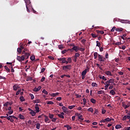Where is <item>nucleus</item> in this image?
<instances>
[{
	"label": "nucleus",
	"mask_w": 130,
	"mask_h": 130,
	"mask_svg": "<svg viewBox=\"0 0 130 130\" xmlns=\"http://www.w3.org/2000/svg\"><path fill=\"white\" fill-rule=\"evenodd\" d=\"M62 70L65 73H68L69 71L72 70V65H67L62 67Z\"/></svg>",
	"instance_id": "f257e3e1"
},
{
	"label": "nucleus",
	"mask_w": 130,
	"mask_h": 130,
	"mask_svg": "<svg viewBox=\"0 0 130 130\" xmlns=\"http://www.w3.org/2000/svg\"><path fill=\"white\" fill-rule=\"evenodd\" d=\"M24 44L20 43V48H17V52L19 54L22 53V49H24Z\"/></svg>",
	"instance_id": "f03ea898"
},
{
	"label": "nucleus",
	"mask_w": 130,
	"mask_h": 130,
	"mask_svg": "<svg viewBox=\"0 0 130 130\" xmlns=\"http://www.w3.org/2000/svg\"><path fill=\"white\" fill-rule=\"evenodd\" d=\"M98 60L99 61H100V62H104V61H105V59H106L105 57H103L102 55L100 54H98Z\"/></svg>",
	"instance_id": "7ed1b4c3"
},
{
	"label": "nucleus",
	"mask_w": 130,
	"mask_h": 130,
	"mask_svg": "<svg viewBox=\"0 0 130 130\" xmlns=\"http://www.w3.org/2000/svg\"><path fill=\"white\" fill-rule=\"evenodd\" d=\"M57 60H59V61H61L62 63H66V64H68V61L66 57L57 58Z\"/></svg>",
	"instance_id": "20e7f679"
},
{
	"label": "nucleus",
	"mask_w": 130,
	"mask_h": 130,
	"mask_svg": "<svg viewBox=\"0 0 130 130\" xmlns=\"http://www.w3.org/2000/svg\"><path fill=\"white\" fill-rule=\"evenodd\" d=\"M130 106V102H127L126 104L122 103V107L124 109H126L127 108H128Z\"/></svg>",
	"instance_id": "39448f33"
},
{
	"label": "nucleus",
	"mask_w": 130,
	"mask_h": 130,
	"mask_svg": "<svg viewBox=\"0 0 130 130\" xmlns=\"http://www.w3.org/2000/svg\"><path fill=\"white\" fill-rule=\"evenodd\" d=\"M22 54H23V55H22V56L24 57V58L25 59H28V58H29V56H30V53H22Z\"/></svg>",
	"instance_id": "423d86ee"
},
{
	"label": "nucleus",
	"mask_w": 130,
	"mask_h": 130,
	"mask_svg": "<svg viewBox=\"0 0 130 130\" xmlns=\"http://www.w3.org/2000/svg\"><path fill=\"white\" fill-rule=\"evenodd\" d=\"M68 50H70V51H71V52L74 51V50L75 51L77 52L78 50H79V48L78 47V46H75L72 48V49H69Z\"/></svg>",
	"instance_id": "0eeeda50"
},
{
	"label": "nucleus",
	"mask_w": 130,
	"mask_h": 130,
	"mask_svg": "<svg viewBox=\"0 0 130 130\" xmlns=\"http://www.w3.org/2000/svg\"><path fill=\"white\" fill-rule=\"evenodd\" d=\"M120 22L123 24H130V21L128 20L120 19Z\"/></svg>",
	"instance_id": "6e6552de"
},
{
	"label": "nucleus",
	"mask_w": 130,
	"mask_h": 130,
	"mask_svg": "<svg viewBox=\"0 0 130 130\" xmlns=\"http://www.w3.org/2000/svg\"><path fill=\"white\" fill-rule=\"evenodd\" d=\"M17 60H18V61H23V60H24V56H17Z\"/></svg>",
	"instance_id": "1a4fd4ad"
},
{
	"label": "nucleus",
	"mask_w": 130,
	"mask_h": 130,
	"mask_svg": "<svg viewBox=\"0 0 130 130\" xmlns=\"http://www.w3.org/2000/svg\"><path fill=\"white\" fill-rule=\"evenodd\" d=\"M64 115V113L61 112L60 114H57V115L60 118H64V116H63Z\"/></svg>",
	"instance_id": "9d476101"
},
{
	"label": "nucleus",
	"mask_w": 130,
	"mask_h": 130,
	"mask_svg": "<svg viewBox=\"0 0 130 130\" xmlns=\"http://www.w3.org/2000/svg\"><path fill=\"white\" fill-rule=\"evenodd\" d=\"M41 88H42L41 86H39L38 88H34L33 90L34 91V92H38L39 91H40V90H41Z\"/></svg>",
	"instance_id": "9b49d317"
},
{
	"label": "nucleus",
	"mask_w": 130,
	"mask_h": 130,
	"mask_svg": "<svg viewBox=\"0 0 130 130\" xmlns=\"http://www.w3.org/2000/svg\"><path fill=\"white\" fill-rule=\"evenodd\" d=\"M25 44H23V46H24V50L22 51V53H29V50H28V49H27V48H25Z\"/></svg>",
	"instance_id": "f8f14e48"
},
{
	"label": "nucleus",
	"mask_w": 130,
	"mask_h": 130,
	"mask_svg": "<svg viewBox=\"0 0 130 130\" xmlns=\"http://www.w3.org/2000/svg\"><path fill=\"white\" fill-rule=\"evenodd\" d=\"M45 122H48V123H50V121H49V118L46 115H45Z\"/></svg>",
	"instance_id": "ddd939ff"
},
{
	"label": "nucleus",
	"mask_w": 130,
	"mask_h": 130,
	"mask_svg": "<svg viewBox=\"0 0 130 130\" xmlns=\"http://www.w3.org/2000/svg\"><path fill=\"white\" fill-rule=\"evenodd\" d=\"M130 118V116L128 115H124L123 117L122 120L124 121V120H126V119H128Z\"/></svg>",
	"instance_id": "4468645a"
},
{
	"label": "nucleus",
	"mask_w": 130,
	"mask_h": 130,
	"mask_svg": "<svg viewBox=\"0 0 130 130\" xmlns=\"http://www.w3.org/2000/svg\"><path fill=\"white\" fill-rule=\"evenodd\" d=\"M62 109L63 110V112H64V113H67V112H68V108L63 106L62 107Z\"/></svg>",
	"instance_id": "2eb2a0df"
},
{
	"label": "nucleus",
	"mask_w": 130,
	"mask_h": 130,
	"mask_svg": "<svg viewBox=\"0 0 130 130\" xmlns=\"http://www.w3.org/2000/svg\"><path fill=\"white\" fill-rule=\"evenodd\" d=\"M24 1L26 4V7L30 6V4H31L30 0H24Z\"/></svg>",
	"instance_id": "dca6fc26"
},
{
	"label": "nucleus",
	"mask_w": 130,
	"mask_h": 130,
	"mask_svg": "<svg viewBox=\"0 0 130 130\" xmlns=\"http://www.w3.org/2000/svg\"><path fill=\"white\" fill-rule=\"evenodd\" d=\"M18 88H19V85H18V84H15L13 86V90L14 91H17V90H18Z\"/></svg>",
	"instance_id": "f3484780"
},
{
	"label": "nucleus",
	"mask_w": 130,
	"mask_h": 130,
	"mask_svg": "<svg viewBox=\"0 0 130 130\" xmlns=\"http://www.w3.org/2000/svg\"><path fill=\"white\" fill-rule=\"evenodd\" d=\"M115 30L117 32H122L123 31V28L120 27V28H116Z\"/></svg>",
	"instance_id": "a211bd4d"
},
{
	"label": "nucleus",
	"mask_w": 130,
	"mask_h": 130,
	"mask_svg": "<svg viewBox=\"0 0 130 130\" xmlns=\"http://www.w3.org/2000/svg\"><path fill=\"white\" fill-rule=\"evenodd\" d=\"M87 74V69H85L81 73V76H86Z\"/></svg>",
	"instance_id": "6ab92c4d"
},
{
	"label": "nucleus",
	"mask_w": 130,
	"mask_h": 130,
	"mask_svg": "<svg viewBox=\"0 0 130 130\" xmlns=\"http://www.w3.org/2000/svg\"><path fill=\"white\" fill-rule=\"evenodd\" d=\"M98 94H99V95L101 94H104V95H105V91H104V90H100L98 91Z\"/></svg>",
	"instance_id": "aec40b11"
},
{
	"label": "nucleus",
	"mask_w": 130,
	"mask_h": 130,
	"mask_svg": "<svg viewBox=\"0 0 130 130\" xmlns=\"http://www.w3.org/2000/svg\"><path fill=\"white\" fill-rule=\"evenodd\" d=\"M18 117L19 118H20V119H21V120L25 119V117H24V116L21 114L19 115Z\"/></svg>",
	"instance_id": "412c9836"
},
{
	"label": "nucleus",
	"mask_w": 130,
	"mask_h": 130,
	"mask_svg": "<svg viewBox=\"0 0 130 130\" xmlns=\"http://www.w3.org/2000/svg\"><path fill=\"white\" fill-rule=\"evenodd\" d=\"M72 57H68L67 59L68 63H72Z\"/></svg>",
	"instance_id": "4be33fe9"
},
{
	"label": "nucleus",
	"mask_w": 130,
	"mask_h": 130,
	"mask_svg": "<svg viewBox=\"0 0 130 130\" xmlns=\"http://www.w3.org/2000/svg\"><path fill=\"white\" fill-rule=\"evenodd\" d=\"M41 101L39 99H37L36 100L33 101L34 103H40Z\"/></svg>",
	"instance_id": "5701e85b"
},
{
	"label": "nucleus",
	"mask_w": 130,
	"mask_h": 130,
	"mask_svg": "<svg viewBox=\"0 0 130 130\" xmlns=\"http://www.w3.org/2000/svg\"><path fill=\"white\" fill-rule=\"evenodd\" d=\"M105 74L107 76H112V74H111V72L110 71H106L105 72Z\"/></svg>",
	"instance_id": "b1692460"
},
{
	"label": "nucleus",
	"mask_w": 130,
	"mask_h": 130,
	"mask_svg": "<svg viewBox=\"0 0 130 130\" xmlns=\"http://www.w3.org/2000/svg\"><path fill=\"white\" fill-rule=\"evenodd\" d=\"M109 83H110V84H112L113 83H114V79H110L109 80L107 81Z\"/></svg>",
	"instance_id": "393cba45"
},
{
	"label": "nucleus",
	"mask_w": 130,
	"mask_h": 130,
	"mask_svg": "<svg viewBox=\"0 0 130 130\" xmlns=\"http://www.w3.org/2000/svg\"><path fill=\"white\" fill-rule=\"evenodd\" d=\"M121 127H122L121 125H120L119 124H117L115 126V129H119V128H121Z\"/></svg>",
	"instance_id": "a878e982"
},
{
	"label": "nucleus",
	"mask_w": 130,
	"mask_h": 130,
	"mask_svg": "<svg viewBox=\"0 0 130 130\" xmlns=\"http://www.w3.org/2000/svg\"><path fill=\"white\" fill-rule=\"evenodd\" d=\"M90 102H91V103H93V104H95V103H96V100L92 98L90 100Z\"/></svg>",
	"instance_id": "bb28decb"
},
{
	"label": "nucleus",
	"mask_w": 130,
	"mask_h": 130,
	"mask_svg": "<svg viewBox=\"0 0 130 130\" xmlns=\"http://www.w3.org/2000/svg\"><path fill=\"white\" fill-rule=\"evenodd\" d=\"M87 111H89L90 112H91V113H93L94 110L92 108H89V109H88Z\"/></svg>",
	"instance_id": "cd10ccee"
},
{
	"label": "nucleus",
	"mask_w": 130,
	"mask_h": 130,
	"mask_svg": "<svg viewBox=\"0 0 130 130\" xmlns=\"http://www.w3.org/2000/svg\"><path fill=\"white\" fill-rule=\"evenodd\" d=\"M54 117V115L52 114H49V118H50L51 119H52V118Z\"/></svg>",
	"instance_id": "c85d7f7f"
},
{
	"label": "nucleus",
	"mask_w": 130,
	"mask_h": 130,
	"mask_svg": "<svg viewBox=\"0 0 130 130\" xmlns=\"http://www.w3.org/2000/svg\"><path fill=\"white\" fill-rule=\"evenodd\" d=\"M42 93L45 94V95H48V92H47L46 89H43L42 91Z\"/></svg>",
	"instance_id": "c756f323"
},
{
	"label": "nucleus",
	"mask_w": 130,
	"mask_h": 130,
	"mask_svg": "<svg viewBox=\"0 0 130 130\" xmlns=\"http://www.w3.org/2000/svg\"><path fill=\"white\" fill-rule=\"evenodd\" d=\"M36 128H37V129H40V123H37L36 124Z\"/></svg>",
	"instance_id": "7c9ffc66"
},
{
	"label": "nucleus",
	"mask_w": 130,
	"mask_h": 130,
	"mask_svg": "<svg viewBox=\"0 0 130 130\" xmlns=\"http://www.w3.org/2000/svg\"><path fill=\"white\" fill-rule=\"evenodd\" d=\"M68 51H70V50H69V49H68V50L65 49V50L61 51V54H64V53H66V52H68Z\"/></svg>",
	"instance_id": "2f4dec72"
},
{
	"label": "nucleus",
	"mask_w": 130,
	"mask_h": 130,
	"mask_svg": "<svg viewBox=\"0 0 130 130\" xmlns=\"http://www.w3.org/2000/svg\"><path fill=\"white\" fill-rule=\"evenodd\" d=\"M36 109V113H39V107H35Z\"/></svg>",
	"instance_id": "473e14b6"
},
{
	"label": "nucleus",
	"mask_w": 130,
	"mask_h": 130,
	"mask_svg": "<svg viewBox=\"0 0 130 130\" xmlns=\"http://www.w3.org/2000/svg\"><path fill=\"white\" fill-rule=\"evenodd\" d=\"M97 56H98V53L94 52V59H96L97 58Z\"/></svg>",
	"instance_id": "72a5a7b5"
},
{
	"label": "nucleus",
	"mask_w": 130,
	"mask_h": 130,
	"mask_svg": "<svg viewBox=\"0 0 130 130\" xmlns=\"http://www.w3.org/2000/svg\"><path fill=\"white\" fill-rule=\"evenodd\" d=\"M106 122H108L109 121H111V118L108 117L105 119Z\"/></svg>",
	"instance_id": "f704fd0d"
},
{
	"label": "nucleus",
	"mask_w": 130,
	"mask_h": 130,
	"mask_svg": "<svg viewBox=\"0 0 130 130\" xmlns=\"http://www.w3.org/2000/svg\"><path fill=\"white\" fill-rule=\"evenodd\" d=\"M79 119H80V120H81V121H83V120H84V118H83V115H80V116L78 117Z\"/></svg>",
	"instance_id": "c9c22d12"
},
{
	"label": "nucleus",
	"mask_w": 130,
	"mask_h": 130,
	"mask_svg": "<svg viewBox=\"0 0 130 130\" xmlns=\"http://www.w3.org/2000/svg\"><path fill=\"white\" fill-rule=\"evenodd\" d=\"M97 33L98 34H104V31L103 30H98Z\"/></svg>",
	"instance_id": "e433bc0d"
},
{
	"label": "nucleus",
	"mask_w": 130,
	"mask_h": 130,
	"mask_svg": "<svg viewBox=\"0 0 130 130\" xmlns=\"http://www.w3.org/2000/svg\"><path fill=\"white\" fill-rule=\"evenodd\" d=\"M120 19L119 18H114L113 19L114 22H120Z\"/></svg>",
	"instance_id": "4c0bfd02"
},
{
	"label": "nucleus",
	"mask_w": 130,
	"mask_h": 130,
	"mask_svg": "<svg viewBox=\"0 0 130 130\" xmlns=\"http://www.w3.org/2000/svg\"><path fill=\"white\" fill-rule=\"evenodd\" d=\"M20 100L21 102L25 101V99L24 98V96H20Z\"/></svg>",
	"instance_id": "58836bf2"
},
{
	"label": "nucleus",
	"mask_w": 130,
	"mask_h": 130,
	"mask_svg": "<svg viewBox=\"0 0 130 130\" xmlns=\"http://www.w3.org/2000/svg\"><path fill=\"white\" fill-rule=\"evenodd\" d=\"M110 94H111L112 95H115V91H114V90L113 89L111 90L110 91Z\"/></svg>",
	"instance_id": "ea45409f"
},
{
	"label": "nucleus",
	"mask_w": 130,
	"mask_h": 130,
	"mask_svg": "<svg viewBox=\"0 0 130 130\" xmlns=\"http://www.w3.org/2000/svg\"><path fill=\"white\" fill-rule=\"evenodd\" d=\"M73 57V59L74 62H77V57H75V56H74Z\"/></svg>",
	"instance_id": "a19ab883"
},
{
	"label": "nucleus",
	"mask_w": 130,
	"mask_h": 130,
	"mask_svg": "<svg viewBox=\"0 0 130 130\" xmlns=\"http://www.w3.org/2000/svg\"><path fill=\"white\" fill-rule=\"evenodd\" d=\"M96 46H98V47H100V46L101 45V43H100V42H99V41H96Z\"/></svg>",
	"instance_id": "79ce46f5"
},
{
	"label": "nucleus",
	"mask_w": 130,
	"mask_h": 130,
	"mask_svg": "<svg viewBox=\"0 0 130 130\" xmlns=\"http://www.w3.org/2000/svg\"><path fill=\"white\" fill-rule=\"evenodd\" d=\"M30 59L33 61V60H35V56L34 55H32L30 56Z\"/></svg>",
	"instance_id": "37998d69"
},
{
	"label": "nucleus",
	"mask_w": 130,
	"mask_h": 130,
	"mask_svg": "<svg viewBox=\"0 0 130 130\" xmlns=\"http://www.w3.org/2000/svg\"><path fill=\"white\" fill-rule=\"evenodd\" d=\"M10 117H11V118H14V119L18 120V118L14 115L10 116Z\"/></svg>",
	"instance_id": "c03bdc74"
},
{
	"label": "nucleus",
	"mask_w": 130,
	"mask_h": 130,
	"mask_svg": "<svg viewBox=\"0 0 130 130\" xmlns=\"http://www.w3.org/2000/svg\"><path fill=\"white\" fill-rule=\"evenodd\" d=\"M46 103L47 104H54V103L52 101H47Z\"/></svg>",
	"instance_id": "a18cd8bd"
},
{
	"label": "nucleus",
	"mask_w": 130,
	"mask_h": 130,
	"mask_svg": "<svg viewBox=\"0 0 130 130\" xmlns=\"http://www.w3.org/2000/svg\"><path fill=\"white\" fill-rule=\"evenodd\" d=\"M74 107H76V106H69V107H68V108L69 109H73V108H74Z\"/></svg>",
	"instance_id": "49530a36"
},
{
	"label": "nucleus",
	"mask_w": 130,
	"mask_h": 130,
	"mask_svg": "<svg viewBox=\"0 0 130 130\" xmlns=\"http://www.w3.org/2000/svg\"><path fill=\"white\" fill-rule=\"evenodd\" d=\"M91 86H92V87H97V84H96V83L93 82V83H92V84H91Z\"/></svg>",
	"instance_id": "de8ad7c7"
},
{
	"label": "nucleus",
	"mask_w": 130,
	"mask_h": 130,
	"mask_svg": "<svg viewBox=\"0 0 130 130\" xmlns=\"http://www.w3.org/2000/svg\"><path fill=\"white\" fill-rule=\"evenodd\" d=\"M57 120V118H52V121L53 122H55V121H56V120Z\"/></svg>",
	"instance_id": "09e8293b"
},
{
	"label": "nucleus",
	"mask_w": 130,
	"mask_h": 130,
	"mask_svg": "<svg viewBox=\"0 0 130 130\" xmlns=\"http://www.w3.org/2000/svg\"><path fill=\"white\" fill-rule=\"evenodd\" d=\"M75 57H79L80 56V54L79 53H76L75 55L74 56Z\"/></svg>",
	"instance_id": "8fccbe9b"
},
{
	"label": "nucleus",
	"mask_w": 130,
	"mask_h": 130,
	"mask_svg": "<svg viewBox=\"0 0 130 130\" xmlns=\"http://www.w3.org/2000/svg\"><path fill=\"white\" fill-rule=\"evenodd\" d=\"M30 114H31V116H35L36 115V112H35L34 111L31 113Z\"/></svg>",
	"instance_id": "3c124183"
},
{
	"label": "nucleus",
	"mask_w": 130,
	"mask_h": 130,
	"mask_svg": "<svg viewBox=\"0 0 130 130\" xmlns=\"http://www.w3.org/2000/svg\"><path fill=\"white\" fill-rule=\"evenodd\" d=\"M83 105H86V103H87V100H86V99H83Z\"/></svg>",
	"instance_id": "603ef678"
},
{
	"label": "nucleus",
	"mask_w": 130,
	"mask_h": 130,
	"mask_svg": "<svg viewBox=\"0 0 130 130\" xmlns=\"http://www.w3.org/2000/svg\"><path fill=\"white\" fill-rule=\"evenodd\" d=\"M10 104V102H7L4 104V106H8Z\"/></svg>",
	"instance_id": "864d4df0"
},
{
	"label": "nucleus",
	"mask_w": 130,
	"mask_h": 130,
	"mask_svg": "<svg viewBox=\"0 0 130 130\" xmlns=\"http://www.w3.org/2000/svg\"><path fill=\"white\" fill-rule=\"evenodd\" d=\"M21 91H22L21 89H19V90L17 91V92L16 93V95H19V94H20Z\"/></svg>",
	"instance_id": "5fc2aeb1"
},
{
	"label": "nucleus",
	"mask_w": 130,
	"mask_h": 130,
	"mask_svg": "<svg viewBox=\"0 0 130 130\" xmlns=\"http://www.w3.org/2000/svg\"><path fill=\"white\" fill-rule=\"evenodd\" d=\"M81 43H82V44H85L86 43V40L85 39H82L81 40Z\"/></svg>",
	"instance_id": "6e6d98bb"
},
{
	"label": "nucleus",
	"mask_w": 130,
	"mask_h": 130,
	"mask_svg": "<svg viewBox=\"0 0 130 130\" xmlns=\"http://www.w3.org/2000/svg\"><path fill=\"white\" fill-rule=\"evenodd\" d=\"M5 69L7 71V72H10V69H9V68H8V67L5 66Z\"/></svg>",
	"instance_id": "4d7b16f0"
},
{
	"label": "nucleus",
	"mask_w": 130,
	"mask_h": 130,
	"mask_svg": "<svg viewBox=\"0 0 130 130\" xmlns=\"http://www.w3.org/2000/svg\"><path fill=\"white\" fill-rule=\"evenodd\" d=\"M29 95L30 96L31 100H33V99H34V95H33V94H31V93Z\"/></svg>",
	"instance_id": "13d9d810"
},
{
	"label": "nucleus",
	"mask_w": 130,
	"mask_h": 130,
	"mask_svg": "<svg viewBox=\"0 0 130 130\" xmlns=\"http://www.w3.org/2000/svg\"><path fill=\"white\" fill-rule=\"evenodd\" d=\"M91 35L92 37H93V38H96V37H97V36H96L95 34H91Z\"/></svg>",
	"instance_id": "bf43d9fd"
},
{
	"label": "nucleus",
	"mask_w": 130,
	"mask_h": 130,
	"mask_svg": "<svg viewBox=\"0 0 130 130\" xmlns=\"http://www.w3.org/2000/svg\"><path fill=\"white\" fill-rule=\"evenodd\" d=\"M14 113V111H10L8 112V114L9 115H11V114H13V113Z\"/></svg>",
	"instance_id": "052dcab7"
},
{
	"label": "nucleus",
	"mask_w": 130,
	"mask_h": 130,
	"mask_svg": "<svg viewBox=\"0 0 130 130\" xmlns=\"http://www.w3.org/2000/svg\"><path fill=\"white\" fill-rule=\"evenodd\" d=\"M115 45H121V42H118L115 43Z\"/></svg>",
	"instance_id": "680f3d73"
},
{
	"label": "nucleus",
	"mask_w": 130,
	"mask_h": 130,
	"mask_svg": "<svg viewBox=\"0 0 130 130\" xmlns=\"http://www.w3.org/2000/svg\"><path fill=\"white\" fill-rule=\"evenodd\" d=\"M109 55L108 54V53L106 52V53L105 58H109Z\"/></svg>",
	"instance_id": "e2e57ef3"
},
{
	"label": "nucleus",
	"mask_w": 130,
	"mask_h": 130,
	"mask_svg": "<svg viewBox=\"0 0 130 130\" xmlns=\"http://www.w3.org/2000/svg\"><path fill=\"white\" fill-rule=\"evenodd\" d=\"M45 81V77H42L41 79V82H44Z\"/></svg>",
	"instance_id": "0e129e2a"
},
{
	"label": "nucleus",
	"mask_w": 130,
	"mask_h": 130,
	"mask_svg": "<svg viewBox=\"0 0 130 130\" xmlns=\"http://www.w3.org/2000/svg\"><path fill=\"white\" fill-rule=\"evenodd\" d=\"M28 111H30L29 114H31V113H32V112H34V111L33 110L31 109L30 108H28Z\"/></svg>",
	"instance_id": "69168bd1"
},
{
	"label": "nucleus",
	"mask_w": 130,
	"mask_h": 130,
	"mask_svg": "<svg viewBox=\"0 0 130 130\" xmlns=\"http://www.w3.org/2000/svg\"><path fill=\"white\" fill-rule=\"evenodd\" d=\"M28 111H30L29 114H31V113H32V112H34V111L33 110L31 109L30 108H28Z\"/></svg>",
	"instance_id": "338daca9"
},
{
	"label": "nucleus",
	"mask_w": 130,
	"mask_h": 130,
	"mask_svg": "<svg viewBox=\"0 0 130 130\" xmlns=\"http://www.w3.org/2000/svg\"><path fill=\"white\" fill-rule=\"evenodd\" d=\"M50 96H51V97H55V93H53L52 94H50Z\"/></svg>",
	"instance_id": "774afa93"
}]
</instances>
